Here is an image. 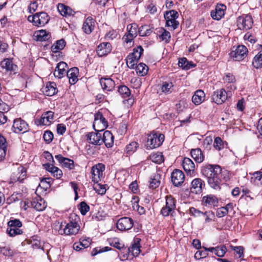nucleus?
Here are the masks:
<instances>
[{
    "instance_id": "c03bdc74",
    "label": "nucleus",
    "mask_w": 262,
    "mask_h": 262,
    "mask_svg": "<svg viewBox=\"0 0 262 262\" xmlns=\"http://www.w3.org/2000/svg\"><path fill=\"white\" fill-rule=\"evenodd\" d=\"M136 240H137V242L136 241H135L134 244H133L132 246L128 249L129 252H132L133 255L134 256H138L140 252V247L139 244V240L138 238H137Z\"/></svg>"
},
{
    "instance_id": "4be33fe9",
    "label": "nucleus",
    "mask_w": 262,
    "mask_h": 262,
    "mask_svg": "<svg viewBox=\"0 0 262 262\" xmlns=\"http://www.w3.org/2000/svg\"><path fill=\"white\" fill-rule=\"evenodd\" d=\"M54 113L52 111H48L43 113L39 120V125H49L52 122L54 119Z\"/></svg>"
},
{
    "instance_id": "a19ab883",
    "label": "nucleus",
    "mask_w": 262,
    "mask_h": 262,
    "mask_svg": "<svg viewBox=\"0 0 262 262\" xmlns=\"http://www.w3.org/2000/svg\"><path fill=\"white\" fill-rule=\"evenodd\" d=\"M66 46V42L63 39L56 41L51 47V50L54 53H57L59 50H62Z\"/></svg>"
},
{
    "instance_id": "e433bc0d",
    "label": "nucleus",
    "mask_w": 262,
    "mask_h": 262,
    "mask_svg": "<svg viewBox=\"0 0 262 262\" xmlns=\"http://www.w3.org/2000/svg\"><path fill=\"white\" fill-rule=\"evenodd\" d=\"M192 158L197 163H200L204 160V157L202 150L200 148L193 149L191 151Z\"/></svg>"
},
{
    "instance_id": "49530a36",
    "label": "nucleus",
    "mask_w": 262,
    "mask_h": 262,
    "mask_svg": "<svg viewBox=\"0 0 262 262\" xmlns=\"http://www.w3.org/2000/svg\"><path fill=\"white\" fill-rule=\"evenodd\" d=\"M7 150L6 140L0 134V158L5 157Z\"/></svg>"
},
{
    "instance_id": "7ed1b4c3",
    "label": "nucleus",
    "mask_w": 262,
    "mask_h": 262,
    "mask_svg": "<svg viewBox=\"0 0 262 262\" xmlns=\"http://www.w3.org/2000/svg\"><path fill=\"white\" fill-rule=\"evenodd\" d=\"M50 17L47 13L41 12L30 15L28 20L37 27H42L47 24L49 21Z\"/></svg>"
},
{
    "instance_id": "680f3d73",
    "label": "nucleus",
    "mask_w": 262,
    "mask_h": 262,
    "mask_svg": "<svg viewBox=\"0 0 262 262\" xmlns=\"http://www.w3.org/2000/svg\"><path fill=\"white\" fill-rule=\"evenodd\" d=\"M53 134L51 131L46 130L45 132L43 138L46 143H51L53 139Z\"/></svg>"
},
{
    "instance_id": "2f4dec72",
    "label": "nucleus",
    "mask_w": 262,
    "mask_h": 262,
    "mask_svg": "<svg viewBox=\"0 0 262 262\" xmlns=\"http://www.w3.org/2000/svg\"><path fill=\"white\" fill-rule=\"evenodd\" d=\"M1 66L3 69L10 73H15L17 69V66L13 64L12 60L9 59H6L2 61L1 63Z\"/></svg>"
},
{
    "instance_id": "20e7f679",
    "label": "nucleus",
    "mask_w": 262,
    "mask_h": 262,
    "mask_svg": "<svg viewBox=\"0 0 262 262\" xmlns=\"http://www.w3.org/2000/svg\"><path fill=\"white\" fill-rule=\"evenodd\" d=\"M138 26L136 23L129 24L127 26V33L123 36L122 40L129 47L133 45V40L138 35Z\"/></svg>"
},
{
    "instance_id": "f03ea898",
    "label": "nucleus",
    "mask_w": 262,
    "mask_h": 262,
    "mask_svg": "<svg viewBox=\"0 0 262 262\" xmlns=\"http://www.w3.org/2000/svg\"><path fill=\"white\" fill-rule=\"evenodd\" d=\"M164 135L159 132H152L148 135L147 146L151 149L161 146L164 140Z\"/></svg>"
},
{
    "instance_id": "b1692460",
    "label": "nucleus",
    "mask_w": 262,
    "mask_h": 262,
    "mask_svg": "<svg viewBox=\"0 0 262 262\" xmlns=\"http://www.w3.org/2000/svg\"><path fill=\"white\" fill-rule=\"evenodd\" d=\"M102 88L105 91H111L115 88V83L110 78H102L100 80Z\"/></svg>"
},
{
    "instance_id": "8fccbe9b",
    "label": "nucleus",
    "mask_w": 262,
    "mask_h": 262,
    "mask_svg": "<svg viewBox=\"0 0 262 262\" xmlns=\"http://www.w3.org/2000/svg\"><path fill=\"white\" fill-rule=\"evenodd\" d=\"M252 66L256 69L262 67V53H258L255 56L252 61Z\"/></svg>"
},
{
    "instance_id": "4d7b16f0",
    "label": "nucleus",
    "mask_w": 262,
    "mask_h": 262,
    "mask_svg": "<svg viewBox=\"0 0 262 262\" xmlns=\"http://www.w3.org/2000/svg\"><path fill=\"white\" fill-rule=\"evenodd\" d=\"M126 64L130 69H134L135 66L136 65L138 62V59H134L132 55H128L126 57Z\"/></svg>"
},
{
    "instance_id": "774afa93",
    "label": "nucleus",
    "mask_w": 262,
    "mask_h": 262,
    "mask_svg": "<svg viewBox=\"0 0 262 262\" xmlns=\"http://www.w3.org/2000/svg\"><path fill=\"white\" fill-rule=\"evenodd\" d=\"M18 196H20V194L18 193H13L10 197L7 199V203L10 204L18 201L19 200Z\"/></svg>"
},
{
    "instance_id": "a18cd8bd",
    "label": "nucleus",
    "mask_w": 262,
    "mask_h": 262,
    "mask_svg": "<svg viewBox=\"0 0 262 262\" xmlns=\"http://www.w3.org/2000/svg\"><path fill=\"white\" fill-rule=\"evenodd\" d=\"M173 84L171 81L163 82L161 86L162 92L165 94H170L173 90Z\"/></svg>"
},
{
    "instance_id": "09e8293b",
    "label": "nucleus",
    "mask_w": 262,
    "mask_h": 262,
    "mask_svg": "<svg viewBox=\"0 0 262 262\" xmlns=\"http://www.w3.org/2000/svg\"><path fill=\"white\" fill-rule=\"evenodd\" d=\"M30 244L31 245L32 247L34 249H41L44 251V246L41 245L40 240L37 236H33L30 239Z\"/></svg>"
},
{
    "instance_id": "7c9ffc66",
    "label": "nucleus",
    "mask_w": 262,
    "mask_h": 262,
    "mask_svg": "<svg viewBox=\"0 0 262 262\" xmlns=\"http://www.w3.org/2000/svg\"><path fill=\"white\" fill-rule=\"evenodd\" d=\"M44 94L49 96H52L57 92L56 84L55 82H48L45 88H43Z\"/></svg>"
},
{
    "instance_id": "338daca9",
    "label": "nucleus",
    "mask_w": 262,
    "mask_h": 262,
    "mask_svg": "<svg viewBox=\"0 0 262 262\" xmlns=\"http://www.w3.org/2000/svg\"><path fill=\"white\" fill-rule=\"evenodd\" d=\"M189 213L195 217L201 216L203 214V212L200 211L199 210L194 208L191 207L189 210Z\"/></svg>"
},
{
    "instance_id": "f8f14e48",
    "label": "nucleus",
    "mask_w": 262,
    "mask_h": 262,
    "mask_svg": "<svg viewBox=\"0 0 262 262\" xmlns=\"http://www.w3.org/2000/svg\"><path fill=\"white\" fill-rule=\"evenodd\" d=\"M79 228L80 227L76 222L71 221L65 225L63 230L60 228L59 232L61 234L64 233L66 235H75L78 233Z\"/></svg>"
},
{
    "instance_id": "ea45409f",
    "label": "nucleus",
    "mask_w": 262,
    "mask_h": 262,
    "mask_svg": "<svg viewBox=\"0 0 262 262\" xmlns=\"http://www.w3.org/2000/svg\"><path fill=\"white\" fill-rule=\"evenodd\" d=\"M252 175L251 178V182L257 185L262 184V171H256L252 173H250Z\"/></svg>"
},
{
    "instance_id": "5701e85b",
    "label": "nucleus",
    "mask_w": 262,
    "mask_h": 262,
    "mask_svg": "<svg viewBox=\"0 0 262 262\" xmlns=\"http://www.w3.org/2000/svg\"><path fill=\"white\" fill-rule=\"evenodd\" d=\"M111 45L109 42H102L100 43L97 49V55L102 57L110 53L111 51Z\"/></svg>"
},
{
    "instance_id": "aec40b11",
    "label": "nucleus",
    "mask_w": 262,
    "mask_h": 262,
    "mask_svg": "<svg viewBox=\"0 0 262 262\" xmlns=\"http://www.w3.org/2000/svg\"><path fill=\"white\" fill-rule=\"evenodd\" d=\"M226 7L223 4H217L214 10L211 12V16L213 19L220 20L225 15Z\"/></svg>"
},
{
    "instance_id": "ddd939ff",
    "label": "nucleus",
    "mask_w": 262,
    "mask_h": 262,
    "mask_svg": "<svg viewBox=\"0 0 262 262\" xmlns=\"http://www.w3.org/2000/svg\"><path fill=\"white\" fill-rule=\"evenodd\" d=\"M184 170L188 176L193 177L196 174V169L193 162L189 158H184L182 162Z\"/></svg>"
},
{
    "instance_id": "39448f33",
    "label": "nucleus",
    "mask_w": 262,
    "mask_h": 262,
    "mask_svg": "<svg viewBox=\"0 0 262 262\" xmlns=\"http://www.w3.org/2000/svg\"><path fill=\"white\" fill-rule=\"evenodd\" d=\"M7 224V233L10 236L13 237L23 234L22 230L20 229L22 226V223L19 220L16 219L10 220Z\"/></svg>"
},
{
    "instance_id": "5fc2aeb1",
    "label": "nucleus",
    "mask_w": 262,
    "mask_h": 262,
    "mask_svg": "<svg viewBox=\"0 0 262 262\" xmlns=\"http://www.w3.org/2000/svg\"><path fill=\"white\" fill-rule=\"evenodd\" d=\"M143 52L142 47L140 46H138L137 48L134 49L133 53L129 54V55H132V57L135 59L139 60L141 54Z\"/></svg>"
},
{
    "instance_id": "cd10ccee",
    "label": "nucleus",
    "mask_w": 262,
    "mask_h": 262,
    "mask_svg": "<svg viewBox=\"0 0 262 262\" xmlns=\"http://www.w3.org/2000/svg\"><path fill=\"white\" fill-rule=\"evenodd\" d=\"M202 202L206 206L215 207L217 206L219 201L217 198L213 195H207L203 198Z\"/></svg>"
},
{
    "instance_id": "f3484780",
    "label": "nucleus",
    "mask_w": 262,
    "mask_h": 262,
    "mask_svg": "<svg viewBox=\"0 0 262 262\" xmlns=\"http://www.w3.org/2000/svg\"><path fill=\"white\" fill-rule=\"evenodd\" d=\"M227 93L223 89L214 91L212 95V100L217 104H221L227 99Z\"/></svg>"
},
{
    "instance_id": "bf43d9fd",
    "label": "nucleus",
    "mask_w": 262,
    "mask_h": 262,
    "mask_svg": "<svg viewBox=\"0 0 262 262\" xmlns=\"http://www.w3.org/2000/svg\"><path fill=\"white\" fill-rule=\"evenodd\" d=\"M138 147V143L136 142H132L126 147V152L130 154L135 152Z\"/></svg>"
},
{
    "instance_id": "052dcab7",
    "label": "nucleus",
    "mask_w": 262,
    "mask_h": 262,
    "mask_svg": "<svg viewBox=\"0 0 262 262\" xmlns=\"http://www.w3.org/2000/svg\"><path fill=\"white\" fill-rule=\"evenodd\" d=\"M79 209L82 215H85L90 210V207L85 202H82L79 204Z\"/></svg>"
},
{
    "instance_id": "72a5a7b5",
    "label": "nucleus",
    "mask_w": 262,
    "mask_h": 262,
    "mask_svg": "<svg viewBox=\"0 0 262 262\" xmlns=\"http://www.w3.org/2000/svg\"><path fill=\"white\" fill-rule=\"evenodd\" d=\"M34 37L38 41H44L48 40L51 37V35L45 30H41L35 32Z\"/></svg>"
},
{
    "instance_id": "bb28decb",
    "label": "nucleus",
    "mask_w": 262,
    "mask_h": 262,
    "mask_svg": "<svg viewBox=\"0 0 262 262\" xmlns=\"http://www.w3.org/2000/svg\"><path fill=\"white\" fill-rule=\"evenodd\" d=\"M79 70L74 67L70 69L67 72V76L69 78V83L71 84H75L78 81V75Z\"/></svg>"
},
{
    "instance_id": "13d9d810",
    "label": "nucleus",
    "mask_w": 262,
    "mask_h": 262,
    "mask_svg": "<svg viewBox=\"0 0 262 262\" xmlns=\"http://www.w3.org/2000/svg\"><path fill=\"white\" fill-rule=\"evenodd\" d=\"M227 249L225 246L221 245L215 247V254L219 257H223L225 254Z\"/></svg>"
},
{
    "instance_id": "c756f323",
    "label": "nucleus",
    "mask_w": 262,
    "mask_h": 262,
    "mask_svg": "<svg viewBox=\"0 0 262 262\" xmlns=\"http://www.w3.org/2000/svg\"><path fill=\"white\" fill-rule=\"evenodd\" d=\"M31 206L38 211L43 210L47 207L45 201L41 198H35L31 202Z\"/></svg>"
},
{
    "instance_id": "2eb2a0df",
    "label": "nucleus",
    "mask_w": 262,
    "mask_h": 262,
    "mask_svg": "<svg viewBox=\"0 0 262 262\" xmlns=\"http://www.w3.org/2000/svg\"><path fill=\"white\" fill-rule=\"evenodd\" d=\"M12 128L14 132L17 134L25 133L29 129L28 124L20 118L14 120Z\"/></svg>"
},
{
    "instance_id": "f704fd0d",
    "label": "nucleus",
    "mask_w": 262,
    "mask_h": 262,
    "mask_svg": "<svg viewBox=\"0 0 262 262\" xmlns=\"http://www.w3.org/2000/svg\"><path fill=\"white\" fill-rule=\"evenodd\" d=\"M205 97V94L202 90H197L192 97V101L195 105H199L204 100Z\"/></svg>"
},
{
    "instance_id": "9b49d317",
    "label": "nucleus",
    "mask_w": 262,
    "mask_h": 262,
    "mask_svg": "<svg viewBox=\"0 0 262 262\" xmlns=\"http://www.w3.org/2000/svg\"><path fill=\"white\" fill-rule=\"evenodd\" d=\"M248 53L247 48L244 45H240L237 47L235 50H232L230 53V57L235 61L243 60L246 56Z\"/></svg>"
},
{
    "instance_id": "393cba45",
    "label": "nucleus",
    "mask_w": 262,
    "mask_h": 262,
    "mask_svg": "<svg viewBox=\"0 0 262 262\" xmlns=\"http://www.w3.org/2000/svg\"><path fill=\"white\" fill-rule=\"evenodd\" d=\"M55 159L58 160L59 163L62 164L64 167L70 169H72L74 167V162L72 160L63 157L61 155L55 156Z\"/></svg>"
},
{
    "instance_id": "4468645a",
    "label": "nucleus",
    "mask_w": 262,
    "mask_h": 262,
    "mask_svg": "<svg viewBox=\"0 0 262 262\" xmlns=\"http://www.w3.org/2000/svg\"><path fill=\"white\" fill-rule=\"evenodd\" d=\"M134 225L133 220L127 217H121L117 223V228L120 231H126L131 229Z\"/></svg>"
},
{
    "instance_id": "58836bf2",
    "label": "nucleus",
    "mask_w": 262,
    "mask_h": 262,
    "mask_svg": "<svg viewBox=\"0 0 262 262\" xmlns=\"http://www.w3.org/2000/svg\"><path fill=\"white\" fill-rule=\"evenodd\" d=\"M160 179L161 176L159 174H154L150 178L149 187L152 189H155L158 187L161 183Z\"/></svg>"
},
{
    "instance_id": "6e6552de",
    "label": "nucleus",
    "mask_w": 262,
    "mask_h": 262,
    "mask_svg": "<svg viewBox=\"0 0 262 262\" xmlns=\"http://www.w3.org/2000/svg\"><path fill=\"white\" fill-rule=\"evenodd\" d=\"M237 26L240 30H249L252 27L253 20L251 15L247 14L237 17Z\"/></svg>"
},
{
    "instance_id": "37998d69",
    "label": "nucleus",
    "mask_w": 262,
    "mask_h": 262,
    "mask_svg": "<svg viewBox=\"0 0 262 262\" xmlns=\"http://www.w3.org/2000/svg\"><path fill=\"white\" fill-rule=\"evenodd\" d=\"M93 189L99 194L103 195L105 193L107 190V185L101 184L98 183H94Z\"/></svg>"
},
{
    "instance_id": "864d4df0",
    "label": "nucleus",
    "mask_w": 262,
    "mask_h": 262,
    "mask_svg": "<svg viewBox=\"0 0 262 262\" xmlns=\"http://www.w3.org/2000/svg\"><path fill=\"white\" fill-rule=\"evenodd\" d=\"M143 52L142 47L140 46H138L137 48L134 49L133 53L129 54V55H132V57L135 59L139 60L141 54Z\"/></svg>"
},
{
    "instance_id": "de8ad7c7",
    "label": "nucleus",
    "mask_w": 262,
    "mask_h": 262,
    "mask_svg": "<svg viewBox=\"0 0 262 262\" xmlns=\"http://www.w3.org/2000/svg\"><path fill=\"white\" fill-rule=\"evenodd\" d=\"M118 92L119 94L124 98H128L130 96V91L125 85H120L118 87Z\"/></svg>"
},
{
    "instance_id": "0e129e2a",
    "label": "nucleus",
    "mask_w": 262,
    "mask_h": 262,
    "mask_svg": "<svg viewBox=\"0 0 262 262\" xmlns=\"http://www.w3.org/2000/svg\"><path fill=\"white\" fill-rule=\"evenodd\" d=\"M208 253L204 250V251H198L194 254V258L196 259H200L201 258H205L208 256Z\"/></svg>"
},
{
    "instance_id": "412c9836",
    "label": "nucleus",
    "mask_w": 262,
    "mask_h": 262,
    "mask_svg": "<svg viewBox=\"0 0 262 262\" xmlns=\"http://www.w3.org/2000/svg\"><path fill=\"white\" fill-rule=\"evenodd\" d=\"M68 68L67 64L61 61L59 62L56 67V69L54 72L55 77L61 78L67 73V69Z\"/></svg>"
},
{
    "instance_id": "6e6d98bb",
    "label": "nucleus",
    "mask_w": 262,
    "mask_h": 262,
    "mask_svg": "<svg viewBox=\"0 0 262 262\" xmlns=\"http://www.w3.org/2000/svg\"><path fill=\"white\" fill-rule=\"evenodd\" d=\"M214 148L219 151L223 149L224 147V143L220 137H216L214 139L213 143Z\"/></svg>"
},
{
    "instance_id": "1a4fd4ad",
    "label": "nucleus",
    "mask_w": 262,
    "mask_h": 262,
    "mask_svg": "<svg viewBox=\"0 0 262 262\" xmlns=\"http://www.w3.org/2000/svg\"><path fill=\"white\" fill-rule=\"evenodd\" d=\"M93 127L96 131L102 132L107 126V121L100 112L95 114Z\"/></svg>"
},
{
    "instance_id": "3c124183",
    "label": "nucleus",
    "mask_w": 262,
    "mask_h": 262,
    "mask_svg": "<svg viewBox=\"0 0 262 262\" xmlns=\"http://www.w3.org/2000/svg\"><path fill=\"white\" fill-rule=\"evenodd\" d=\"M149 157L150 160L156 163H161L164 161L163 156L161 152L152 154Z\"/></svg>"
},
{
    "instance_id": "473e14b6",
    "label": "nucleus",
    "mask_w": 262,
    "mask_h": 262,
    "mask_svg": "<svg viewBox=\"0 0 262 262\" xmlns=\"http://www.w3.org/2000/svg\"><path fill=\"white\" fill-rule=\"evenodd\" d=\"M57 9L60 14L66 17L73 16L75 13L70 7L62 4H59Z\"/></svg>"
},
{
    "instance_id": "69168bd1",
    "label": "nucleus",
    "mask_w": 262,
    "mask_h": 262,
    "mask_svg": "<svg viewBox=\"0 0 262 262\" xmlns=\"http://www.w3.org/2000/svg\"><path fill=\"white\" fill-rule=\"evenodd\" d=\"M109 250L110 249H109L108 247H105L103 248H101L100 247L99 248H98V247L95 248L92 251L91 255H92V256H95V255H97L98 253H102V252H103L107 251Z\"/></svg>"
},
{
    "instance_id": "a878e982",
    "label": "nucleus",
    "mask_w": 262,
    "mask_h": 262,
    "mask_svg": "<svg viewBox=\"0 0 262 262\" xmlns=\"http://www.w3.org/2000/svg\"><path fill=\"white\" fill-rule=\"evenodd\" d=\"M204 186V181L200 179H194L191 182V190L192 192L200 193L202 191L203 186Z\"/></svg>"
},
{
    "instance_id": "e2e57ef3",
    "label": "nucleus",
    "mask_w": 262,
    "mask_h": 262,
    "mask_svg": "<svg viewBox=\"0 0 262 262\" xmlns=\"http://www.w3.org/2000/svg\"><path fill=\"white\" fill-rule=\"evenodd\" d=\"M188 60L185 57L180 58L179 60L178 65L180 67H181L184 70H189L190 67L189 66H187L186 64H188Z\"/></svg>"
},
{
    "instance_id": "79ce46f5",
    "label": "nucleus",
    "mask_w": 262,
    "mask_h": 262,
    "mask_svg": "<svg viewBox=\"0 0 262 262\" xmlns=\"http://www.w3.org/2000/svg\"><path fill=\"white\" fill-rule=\"evenodd\" d=\"M148 70V67L144 63H140L136 67L137 73L140 76L147 74Z\"/></svg>"
},
{
    "instance_id": "4c0bfd02",
    "label": "nucleus",
    "mask_w": 262,
    "mask_h": 262,
    "mask_svg": "<svg viewBox=\"0 0 262 262\" xmlns=\"http://www.w3.org/2000/svg\"><path fill=\"white\" fill-rule=\"evenodd\" d=\"M0 253L9 257L16 254V251L9 246H0Z\"/></svg>"
},
{
    "instance_id": "c9c22d12",
    "label": "nucleus",
    "mask_w": 262,
    "mask_h": 262,
    "mask_svg": "<svg viewBox=\"0 0 262 262\" xmlns=\"http://www.w3.org/2000/svg\"><path fill=\"white\" fill-rule=\"evenodd\" d=\"M95 21L91 17H88L83 25V29L86 34L91 33L94 28Z\"/></svg>"
},
{
    "instance_id": "9d476101",
    "label": "nucleus",
    "mask_w": 262,
    "mask_h": 262,
    "mask_svg": "<svg viewBox=\"0 0 262 262\" xmlns=\"http://www.w3.org/2000/svg\"><path fill=\"white\" fill-rule=\"evenodd\" d=\"M178 12L174 10L166 12L164 14V17L166 20V26L170 27L173 30L177 28L179 23L176 20V19L178 17Z\"/></svg>"
},
{
    "instance_id": "f257e3e1",
    "label": "nucleus",
    "mask_w": 262,
    "mask_h": 262,
    "mask_svg": "<svg viewBox=\"0 0 262 262\" xmlns=\"http://www.w3.org/2000/svg\"><path fill=\"white\" fill-rule=\"evenodd\" d=\"M202 173L207 178L210 187L215 190L221 189L222 174L220 166L209 165L202 169Z\"/></svg>"
},
{
    "instance_id": "c85d7f7f",
    "label": "nucleus",
    "mask_w": 262,
    "mask_h": 262,
    "mask_svg": "<svg viewBox=\"0 0 262 262\" xmlns=\"http://www.w3.org/2000/svg\"><path fill=\"white\" fill-rule=\"evenodd\" d=\"M102 143H104L107 148L112 147L114 144V136L111 132L105 130L103 133H102Z\"/></svg>"
},
{
    "instance_id": "dca6fc26",
    "label": "nucleus",
    "mask_w": 262,
    "mask_h": 262,
    "mask_svg": "<svg viewBox=\"0 0 262 262\" xmlns=\"http://www.w3.org/2000/svg\"><path fill=\"white\" fill-rule=\"evenodd\" d=\"M26 177V170L25 167L19 166L16 172H13L10 177V183L16 182L22 183Z\"/></svg>"
},
{
    "instance_id": "423d86ee",
    "label": "nucleus",
    "mask_w": 262,
    "mask_h": 262,
    "mask_svg": "<svg viewBox=\"0 0 262 262\" xmlns=\"http://www.w3.org/2000/svg\"><path fill=\"white\" fill-rule=\"evenodd\" d=\"M166 204L161 210V214L163 216L172 215L176 208V200L171 195L166 196Z\"/></svg>"
},
{
    "instance_id": "6ab92c4d",
    "label": "nucleus",
    "mask_w": 262,
    "mask_h": 262,
    "mask_svg": "<svg viewBox=\"0 0 262 262\" xmlns=\"http://www.w3.org/2000/svg\"><path fill=\"white\" fill-rule=\"evenodd\" d=\"M171 181L176 186L181 185L184 181V174L179 169H175L171 174Z\"/></svg>"
},
{
    "instance_id": "a211bd4d",
    "label": "nucleus",
    "mask_w": 262,
    "mask_h": 262,
    "mask_svg": "<svg viewBox=\"0 0 262 262\" xmlns=\"http://www.w3.org/2000/svg\"><path fill=\"white\" fill-rule=\"evenodd\" d=\"M97 132H92L88 134L87 139L90 144L95 145H100L102 144V132L97 131Z\"/></svg>"
},
{
    "instance_id": "603ef678",
    "label": "nucleus",
    "mask_w": 262,
    "mask_h": 262,
    "mask_svg": "<svg viewBox=\"0 0 262 262\" xmlns=\"http://www.w3.org/2000/svg\"><path fill=\"white\" fill-rule=\"evenodd\" d=\"M151 32V30L147 25L142 26L138 29V33L141 36L149 35Z\"/></svg>"
},
{
    "instance_id": "0eeeda50",
    "label": "nucleus",
    "mask_w": 262,
    "mask_h": 262,
    "mask_svg": "<svg viewBox=\"0 0 262 262\" xmlns=\"http://www.w3.org/2000/svg\"><path fill=\"white\" fill-rule=\"evenodd\" d=\"M105 166L102 163H98L92 167V181L94 183H98L104 177L103 171Z\"/></svg>"
}]
</instances>
